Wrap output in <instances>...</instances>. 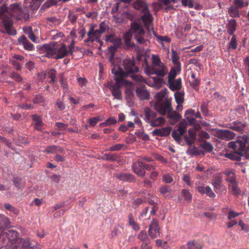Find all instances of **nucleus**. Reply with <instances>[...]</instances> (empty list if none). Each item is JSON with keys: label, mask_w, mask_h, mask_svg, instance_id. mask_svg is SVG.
<instances>
[{"label": "nucleus", "mask_w": 249, "mask_h": 249, "mask_svg": "<svg viewBox=\"0 0 249 249\" xmlns=\"http://www.w3.org/2000/svg\"><path fill=\"white\" fill-rule=\"evenodd\" d=\"M138 67L135 64V61L130 58L124 59L122 61V67H118L117 69L113 68L111 71L114 75V79L117 84L121 86L126 84H131L130 82L124 79V77L128 76L130 74L139 71Z\"/></svg>", "instance_id": "obj_1"}, {"label": "nucleus", "mask_w": 249, "mask_h": 249, "mask_svg": "<svg viewBox=\"0 0 249 249\" xmlns=\"http://www.w3.org/2000/svg\"><path fill=\"white\" fill-rule=\"evenodd\" d=\"M229 147L233 150L231 153L226 154V157L235 160H240L241 157L249 152V142L247 136L237 138V140L229 143Z\"/></svg>", "instance_id": "obj_2"}, {"label": "nucleus", "mask_w": 249, "mask_h": 249, "mask_svg": "<svg viewBox=\"0 0 249 249\" xmlns=\"http://www.w3.org/2000/svg\"><path fill=\"white\" fill-rule=\"evenodd\" d=\"M151 61V66L147 65L144 69V72L147 75L155 74L158 77H163L169 73L167 66L161 62L158 55L152 54Z\"/></svg>", "instance_id": "obj_3"}, {"label": "nucleus", "mask_w": 249, "mask_h": 249, "mask_svg": "<svg viewBox=\"0 0 249 249\" xmlns=\"http://www.w3.org/2000/svg\"><path fill=\"white\" fill-rule=\"evenodd\" d=\"M167 89H165L158 92L156 95L157 100L153 105L154 109L161 115H165L166 112H169L171 109L170 100L166 98L163 101V99L167 93Z\"/></svg>", "instance_id": "obj_4"}, {"label": "nucleus", "mask_w": 249, "mask_h": 249, "mask_svg": "<svg viewBox=\"0 0 249 249\" xmlns=\"http://www.w3.org/2000/svg\"><path fill=\"white\" fill-rule=\"evenodd\" d=\"M43 47L46 52V55L48 57H53L56 59H61L68 54L67 46L65 44L60 46L45 44Z\"/></svg>", "instance_id": "obj_5"}, {"label": "nucleus", "mask_w": 249, "mask_h": 249, "mask_svg": "<svg viewBox=\"0 0 249 249\" xmlns=\"http://www.w3.org/2000/svg\"><path fill=\"white\" fill-rule=\"evenodd\" d=\"M134 7L135 9L142 11L143 15L141 17L145 27L149 30L150 25L152 22L153 18L149 13L146 3L141 0H138L134 3Z\"/></svg>", "instance_id": "obj_6"}, {"label": "nucleus", "mask_w": 249, "mask_h": 249, "mask_svg": "<svg viewBox=\"0 0 249 249\" xmlns=\"http://www.w3.org/2000/svg\"><path fill=\"white\" fill-rule=\"evenodd\" d=\"M180 72L175 71L173 69H170L167 77V86L173 91H179L182 88V80L180 78L175 79Z\"/></svg>", "instance_id": "obj_7"}, {"label": "nucleus", "mask_w": 249, "mask_h": 249, "mask_svg": "<svg viewBox=\"0 0 249 249\" xmlns=\"http://www.w3.org/2000/svg\"><path fill=\"white\" fill-rule=\"evenodd\" d=\"M6 8L5 6H2L0 9V19H1L0 24L8 34L15 36L17 34V31L13 28L11 18L4 13Z\"/></svg>", "instance_id": "obj_8"}, {"label": "nucleus", "mask_w": 249, "mask_h": 249, "mask_svg": "<svg viewBox=\"0 0 249 249\" xmlns=\"http://www.w3.org/2000/svg\"><path fill=\"white\" fill-rule=\"evenodd\" d=\"M11 14L18 20L27 21L30 17L29 12L26 9H22L18 4H13L11 6Z\"/></svg>", "instance_id": "obj_9"}, {"label": "nucleus", "mask_w": 249, "mask_h": 249, "mask_svg": "<svg viewBox=\"0 0 249 249\" xmlns=\"http://www.w3.org/2000/svg\"><path fill=\"white\" fill-rule=\"evenodd\" d=\"M134 33L135 39L140 44H143L147 40L145 38V32L143 28L138 24H134L132 27Z\"/></svg>", "instance_id": "obj_10"}, {"label": "nucleus", "mask_w": 249, "mask_h": 249, "mask_svg": "<svg viewBox=\"0 0 249 249\" xmlns=\"http://www.w3.org/2000/svg\"><path fill=\"white\" fill-rule=\"evenodd\" d=\"M106 30L105 27V23L101 22L99 25V29L94 30L93 28L90 29L89 32L88 33V38L87 42L93 41L96 38L99 37V36L103 34Z\"/></svg>", "instance_id": "obj_11"}, {"label": "nucleus", "mask_w": 249, "mask_h": 249, "mask_svg": "<svg viewBox=\"0 0 249 249\" xmlns=\"http://www.w3.org/2000/svg\"><path fill=\"white\" fill-rule=\"evenodd\" d=\"M215 136L220 139L230 141L235 138V134L228 130L218 129L215 131Z\"/></svg>", "instance_id": "obj_12"}, {"label": "nucleus", "mask_w": 249, "mask_h": 249, "mask_svg": "<svg viewBox=\"0 0 249 249\" xmlns=\"http://www.w3.org/2000/svg\"><path fill=\"white\" fill-rule=\"evenodd\" d=\"M148 234L152 238H156L160 236L159 222L153 219L149 227Z\"/></svg>", "instance_id": "obj_13"}, {"label": "nucleus", "mask_w": 249, "mask_h": 249, "mask_svg": "<svg viewBox=\"0 0 249 249\" xmlns=\"http://www.w3.org/2000/svg\"><path fill=\"white\" fill-rule=\"evenodd\" d=\"M137 237L141 241L143 242L141 246V249H152V247L150 245V240L145 231H141L138 234Z\"/></svg>", "instance_id": "obj_14"}, {"label": "nucleus", "mask_w": 249, "mask_h": 249, "mask_svg": "<svg viewBox=\"0 0 249 249\" xmlns=\"http://www.w3.org/2000/svg\"><path fill=\"white\" fill-rule=\"evenodd\" d=\"M116 85H111L110 87V90H111L112 96L115 99L117 100H121L122 98V92L120 90V88L124 87H129L131 86V84H126L121 86L118 85L115 81Z\"/></svg>", "instance_id": "obj_15"}, {"label": "nucleus", "mask_w": 249, "mask_h": 249, "mask_svg": "<svg viewBox=\"0 0 249 249\" xmlns=\"http://www.w3.org/2000/svg\"><path fill=\"white\" fill-rule=\"evenodd\" d=\"M186 131V126L185 125L180 124L178 129L174 130L172 133V137L178 143L181 141V136H182Z\"/></svg>", "instance_id": "obj_16"}, {"label": "nucleus", "mask_w": 249, "mask_h": 249, "mask_svg": "<svg viewBox=\"0 0 249 249\" xmlns=\"http://www.w3.org/2000/svg\"><path fill=\"white\" fill-rule=\"evenodd\" d=\"M132 168L133 172L138 176L144 177L145 175V172L143 167V162L138 160L137 162L132 164Z\"/></svg>", "instance_id": "obj_17"}, {"label": "nucleus", "mask_w": 249, "mask_h": 249, "mask_svg": "<svg viewBox=\"0 0 249 249\" xmlns=\"http://www.w3.org/2000/svg\"><path fill=\"white\" fill-rule=\"evenodd\" d=\"M171 59L174 67H172L171 69H173L175 71H178V72H180L181 66L179 61V56L178 55L177 52L173 50H172Z\"/></svg>", "instance_id": "obj_18"}, {"label": "nucleus", "mask_w": 249, "mask_h": 249, "mask_svg": "<svg viewBox=\"0 0 249 249\" xmlns=\"http://www.w3.org/2000/svg\"><path fill=\"white\" fill-rule=\"evenodd\" d=\"M196 190L200 194L203 195L205 194L211 198H214L215 197L214 193L213 192L212 188L209 186H199L196 187Z\"/></svg>", "instance_id": "obj_19"}, {"label": "nucleus", "mask_w": 249, "mask_h": 249, "mask_svg": "<svg viewBox=\"0 0 249 249\" xmlns=\"http://www.w3.org/2000/svg\"><path fill=\"white\" fill-rule=\"evenodd\" d=\"M19 44L23 46V48L28 51H32L35 50V47L33 44L30 42L26 37L22 35L18 39Z\"/></svg>", "instance_id": "obj_20"}, {"label": "nucleus", "mask_w": 249, "mask_h": 249, "mask_svg": "<svg viewBox=\"0 0 249 249\" xmlns=\"http://www.w3.org/2000/svg\"><path fill=\"white\" fill-rule=\"evenodd\" d=\"M10 225L9 218L4 215L0 214V237L3 233V229L10 227Z\"/></svg>", "instance_id": "obj_21"}, {"label": "nucleus", "mask_w": 249, "mask_h": 249, "mask_svg": "<svg viewBox=\"0 0 249 249\" xmlns=\"http://www.w3.org/2000/svg\"><path fill=\"white\" fill-rule=\"evenodd\" d=\"M223 173L226 176L225 180L229 182V184L237 181L235 174L232 169H226L223 172Z\"/></svg>", "instance_id": "obj_22"}, {"label": "nucleus", "mask_w": 249, "mask_h": 249, "mask_svg": "<svg viewBox=\"0 0 249 249\" xmlns=\"http://www.w3.org/2000/svg\"><path fill=\"white\" fill-rule=\"evenodd\" d=\"M56 72L54 69L49 70L46 73H43L42 75L39 74L38 76H41L39 79H44L46 76H47L48 78L51 79L50 83L51 84L54 83L56 80Z\"/></svg>", "instance_id": "obj_23"}, {"label": "nucleus", "mask_w": 249, "mask_h": 249, "mask_svg": "<svg viewBox=\"0 0 249 249\" xmlns=\"http://www.w3.org/2000/svg\"><path fill=\"white\" fill-rule=\"evenodd\" d=\"M196 131L193 129L188 130V134L185 136V141L188 145L193 144L196 137Z\"/></svg>", "instance_id": "obj_24"}, {"label": "nucleus", "mask_w": 249, "mask_h": 249, "mask_svg": "<svg viewBox=\"0 0 249 249\" xmlns=\"http://www.w3.org/2000/svg\"><path fill=\"white\" fill-rule=\"evenodd\" d=\"M171 131V129L169 127H163L160 129H156L152 132V134L154 136H159L164 137L168 136Z\"/></svg>", "instance_id": "obj_25"}, {"label": "nucleus", "mask_w": 249, "mask_h": 249, "mask_svg": "<svg viewBox=\"0 0 249 249\" xmlns=\"http://www.w3.org/2000/svg\"><path fill=\"white\" fill-rule=\"evenodd\" d=\"M175 2V0H159V3H154L153 4L154 5L155 7H157L158 8L160 7L162 5L166 6L165 10L166 12H167L168 10L172 8L171 5Z\"/></svg>", "instance_id": "obj_26"}, {"label": "nucleus", "mask_w": 249, "mask_h": 249, "mask_svg": "<svg viewBox=\"0 0 249 249\" xmlns=\"http://www.w3.org/2000/svg\"><path fill=\"white\" fill-rule=\"evenodd\" d=\"M237 27V22L235 19H231L228 21V23L226 25L227 33L233 36L235 32Z\"/></svg>", "instance_id": "obj_27"}, {"label": "nucleus", "mask_w": 249, "mask_h": 249, "mask_svg": "<svg viewBox=\"0 0 249 249\" xmlns=\"http://www.w3.org/2000/svg\"><path fill=\"white\" fill-rule=\"evenodd\" d=\"M137 95L141 100H146L149 98V93L145 87H142L136 89Z\"/></svg>", "instance_id": "obj_28"}, {"label": "nucleus", "mask_w": 249, "mask_h": 249, "mask_svg": "<svg viewBox=\"0 0 249 249\" xmlns=\"http://www.w3.org/2000/svg\"><path fill=\"white\" fill-rule=\"evenodd\" d=\"M44 152L48 154H55L57 153H64V149L59 146L52 145L51 146L47 147Z\"/></svg>", "instance_id": "obj_29"}, {"label": "nucleus", "mask_w": 249, "mask_h": 249, "mask_svg": "<svg viewBox=\"0 0 249 249\" xmlns=\"http://www.w3.org/2000/svg\"><path fill=\"white\" fill-rule=\"evenodd\" d=\"M144 113L145 116L144 120L147 123L150 122L151 119H153L156 117V113L147 107L144 108Z\"/></svg>", "instance_id": "obj_30"}, {"label": "nucleus", "mask_w": 249, "mask_h": 249, "mask_svg": "<svg viewBox=\"0 0 249 249\" xmlns=\"http://www.w3.org/2000/svg\"><path fill=\"white\" fill-rule=\"evenodd\" d=\"M106 41L111 42L116 46H120L121 43V39L119 37H115L114 34H110L107 36Z\"/></svg>", "instance_id": "obj_31"}, {"label": "nucleus", "mask_w": 249, "mask_h": 249, "mask_svg": "<svg viewBox=\"0 0 249 249\" xmlns=\"http://www.w3.org/2000/svg\"><path fill=\"white\" fill-rule=\"evenodd\" d=\"M117 178L123 181H132L134 179V177L130 174L120 173L116 175Z\"/></svg>", "instance_id": "obj_32"}, {"label": "nucleus", "mask_w": 249, "mask_h": 249, "mask_svg": "<svg viewBox=\"0 0 249 249\" xmlns=\"http://www.w3.org/2000/svg\"><path fill=\"white\" fill-rule=\"evenodd\" d=\"M32 119L34 122L35 128L38 131H41V127L43 123L40 117L36 114L32 116Z\"/></svg>", "instance_id": "obj_33"}, {"label": "nucleus", "mask_w": 249, "mask_h": 249, "mask_svg": "<svg viewBox=\"0 0 249 249\" xmlns=\"http://www.w3.org/2000/svg\"><path fill=\"white\" fill-rule=\"evenodd\" d=\"M132 36V33L130 31L126 32L124 34V43L128 47H133L134 46V44L131 41Z\"/></svg>", "instance_id": "obj_34"}, {"label": "nucleus", "mask_w": 249, "mask_h": 249, "mask_svg": "<svg viewBox=\"0 0 249 249\" xmlns=\"http://www.w3.org/2000/svg\"><path fill=\"white\" fill-rule=\"evenodd\" d=\"M228 188L229 191L234 195H239L241 192V190L238 186L237 181L229 184Z\"/></svg>", "instance_id": "obj_35"}, {"label": "nucleus", "mask_w": 249, "mask_h": 249, "mask_svg": "<svg viewBox=\"0 0 249 249\" xmlns=\"http://www.w3.org/2000/svg\"><path fill=\"white\" fill-rule=\"evenodd\" d=\"M165 121V120L163 117H160L157 119L152 120L149 123L152 127H156L163 125Z\"/></svg>", "instance_id": "obj_36"}, {"label": "nucleus", "mask_w": 249, "mask_h": 249, "mask_svg": "<svg viewBox=\"0 0 249 249\" xmlns=\"http://www.w3.org/2000/svg\"><path fill=\"white\" fill-rule=\"evenodd\" d=\"M214 191L216 193L221 195L223 192H226V187L222 183L212 184Z\"/></svg>", "instance_id": "obj_37"}, {"label": "nucleus", "mask_w": 249, "mask_h": 249, "mask_svg": "<svg viewBox=\"0 0 249 249\" xmlns=\"http://www.w3.org/2000/svg\"><path fill=\"white\" fill-rule=\"evenodd\" d=\"M246 124L240 122L235 123L230 126V128L236 131L242 133Z\"/></svg>", "instance_id": "obj_38"}, {"label": "nucleus", "mask_w": 249, "mask_h": 249, "mask_svg": "<svg viewBox=\"0 0 249 249\" xmlns=\"http://www.w3.org/2000/svg\"><path fill=\"white\" fill-rule=\"evenodd\" d=\"M128 223H129V225L135 231H139L140 230L139 225L135 221L134 218L133 217L132 214H129L128 215Z\"/></svg>", "instance_id": "obj_39"}, {"label": "nucleus", "mask_w": 249, "mask_h": 249, "mask_svg": "<svg viewBox=\"0 0 249 249\" xmlns=\"http://www.w3.org/2000/svg\"><path fill=\"white\" fill-rule=\"evenodd\" d=\"M174 96L177 104H182L184 102V92L183 91H177L175 93Z\"/></svg>", "instance_id": "obj_40"}, {"label": "nucleus", "mask_w": 249, "mask_h": 249, "mask_svg": "<svg viewBox=\"0 0 249 249\" xmlns=\"http://www.w3.org/2000/svg\"><path fill=\"white\" fill-rule=\"evenodd\" d=\"M153 35L156 37V39L158 42H165L167 43H169L171 42V39L168 36H161L158 35L154 30L152 31Z\"/></svg>", "instance_id": "obj_41"}, {"label": "nucleus", "mask_w": 249, "mask_h": 249, "mask_svg": "<svg viewBox=\"0 0 249 249\" xmlns=\"http://www.w3.org/2000/svg\"><path fill=\"white\" fill-rule=\"evenodd\" d=\"M102 159L106 160L114 161L117 160L118 159V156L116 154L105 153L104 154Z\"/></svg>", "instance_id": "obj_42"}, {"label": "nucleus", "mask_w": 249, "mask_h": 249, "mask_svg": "<svg viewBox=\"0 0 249 249\" xmlns=\"http://www.w3.org/2000/svg\"><path fill=\"white\" fill-rule=\"evenodd\" d=\"M20 243L21 245L22 249H34L31 247L29 239H20Z\"/></svg>", "instance_id": "obj_43"}, {"label": "nucleus", "mask_w": 249, "mask_h": 249, "mask_svg": "<svg viewBox=\"0 0 249 249\" xmlns=\"http://www.w3.org/2000/svg\"><path fill=\"white\" fill-rule=\"evenodd\" d=\"M171 110H172V109ZM166 113H168V117L175 122H178L181 117V116L179 113L175 111L171 112V110H170L169 112H166Z\"/></svg>", "instance_id": "obj_44"}, {"label": "nucleus", "mask_w": 249, "mask_h": 249, "mask_svg": "<svg viewBox=\"0 0 249 249\" xmlns=\"http://www.w3.org/2000/svg\"><path fill=\"white\" fill-rule=\"evenodd\" d=\"M154 81L153 87L156 88H160L163 84L165 83L163 80L159 77H155L152 78Z\"/></svg>", "instance_id": "obj_45"}, {"label": "nucleus", "mask_w": 249, "mask_h": 249, "mask_svg": "<svg viewBox=\"0 0 249 249\" xmlns=\"http://www.w3.org/2000/svg\"><path fill=\"white\" fill-rule=\"evenodd\" d=\"M223 177L221 173L215 174L212 180V184L222 183Z\"/></svg>", "instance_id": "obj_46"}, {"label": "nucleus", "mask_w": 249, "mask_h": 249, "mask_svg": "<svg viewBox=\"0 0 249 249\" xmlns=\"http://www.w3.org/2000/svg\"><path fill=\"white\" fill-rule=\"evenodd\" d=\"M182 195L184 198L189 202L192 200V195L188 190L182 189L181 191Z\"/></svg>", "instance_id": "obj_47"}, {"label": "nucleus", "mask_w": 249, "mask_h": 249, "mask_svg": "<svg viewBox=\"0 0 249 249\" xmlns=\"http://www.w3.org/2000/svg\"><path fill=\"white\" fill-rule=\"evenodd\" d=\"M189 145V147L186 151V153L188 155L193 156L197 155L199 154L198 150L196 147L192 146V144Z\"/></svg>", "instance_id": "obj_48"}, {"label": "nucleus", "mask_w": 249, "mask_h": 249, "mask_svg": "<svg viewBox=\"0 0 249 249\" xmlns=\"http://www.w3.org/2000/svg\"><path fill=\"white\" fill-rule=\"evenodd\" d=\"M200 146L207 152H210L213 149V145L210 142L205 141L201 143Z\"/></svg>", "instance_id": "obj_49"}, {"label": "nucleus", "mask_w": 249, "mask_h": 249, "mask_svg": "<svg viewBox=\"0 0 249 249\" xmlns=\"http://www.w3.org/2000/svg\"><path fill=\"white\" fill-rule=\"evenodd\" d=\"M237 47V40L235 37V35H233L232 36L231 40L229 43V48L228 49H236Z\"/></svg>", "instance_id": "obj_50"}, {"label": "nucleus", "mask_w": 249, "mask_h": 249, "mask_svg": "<svg viewBox=\"0 0 249 249\" xmlns=\"http://www.w3.org/2000/svg\"><path fill=\"white\" fill-rule=\"evenodd\" d=\"M233 2L238 8H242L249 5L248 1H244L243 0H234Z\"/></svg>", "instance_id": "obj_51"}, {"label": "nucleus", "mask_w": 249, "mask_h": 249, "mask_svg": "<svg viewBox=\"0 0 249 249\" xmlns=\"http://www.w3.org/2000/svg\"><path fill=\"white\" fill-rule=\"evenodd\" d=\"M188 249H201V246L195 242H189L188 243Z\"/></svg>", "instance_id": "obj_52"}, {"label": "nucleus", "mask_w": 249, "mask_h": 249, "mask_svg": "<svg viewBox=\"0 0 249 249\" xmlns=\"http://www.w3.org/2000/svg\"><path fill=\"white\" fill-rule=\"evenodd\" d=\"M125 146L124 144L118 143L115 145L110 146L108 150L111 151H117L120 150L122 148Z\"/></svg>", "instance_id": "obj_53"}, {"label": "nucleus", "mask_w": 249, "mask_h": 249, "mask_svg": "<svg viewBox=\"0 0 249 249\" xmlns=\"http://www.w3.org/2000/svg\"><path fill=\"white\" fill-rule=\"evenodd\" d=\"M10 77L17 82H20L22 80L21 75L15 71L11 73Z\"/></svg>", "instance_id": "obj_54"}, {"label": "nucleus", "mask_w": 249, "mask_h": 249, "mask_svg": "<svg viewBox=\"0 0 249 249\" xmlns=\"http://www.w3.org/2000/svg\"><path fill=\"white\" fill-rule=\"evenodd\" d=\"M131 77L133 80H134V81H136L137 82L146 83V80H145V79L142 76H141L140 75L135 74L133 73L131 75Z\"/></svg>", "instance_id": "obj_55"}, {"label": "nucleus", "mask_w": 249, "mask_h": 249, "mask_svg": "<svg viewBox=\"0 0 249 249\" xmlns=\"http://www.w3.org/2000/svg\"><path fill=\"white\" fill-rule=\"evenodd\" d=\"M156 245L157 246L161 247L165 249H166L168 248V245L166 241H163L160 239L157 240L156 241Z\"/></svg>", "instance_id": "obj_56"}, {"label": "nucleus", "mask_w": 249, "mask_h": 249, "mask_svg": "<svg viewBox=\"0 0 249 249\" xmlns=\"http://www.w3.org/2000/svg\"><path fill=\"white\" fill-rule=\"evenodd\" d=\"M122 231L123 228L121 227H115L112 231L111 235L112 236H118L120 233H121Z\"/></svg>", "instance_id": "obj_57"}, {"label": "nucleus", "mask_w": 249, "mask_h": 249, "mask_svg": "<svg viewBox=\"0 0 249 249\" xmlns=\"http://www.w3.org/2000/svg\"><path fill=\"white\" fill-rule=\"evenodd\" d=\"M197 135L201 139H208L210 138V136L208 133L204 131H198Z\"/></svg>", "instance_id": "obj_58"}, {"label": "nucleus", "mask_w": 249, "mask_h": 249, "mask_svg": "<svg viewBox=\"0 0 249 249\" xmlns=\"http://www.w3.org/2000/svg\"><path fill=\"white\" fill-rule=\"evenodd\" d=\"M55 126L58 128V130H64L68 127V124L60 122H57L55 124Z\"/></svg>", "instance_id": "obj_59"}, {"label": "nucleus", "mask_w": 249, "mask_h": 249, "mask_svg": "<svg viewBox=\"0 0 249 249\" xmlns=\"http://www.w3.org/2000/svg\"><path fill=\"white\" fill-rule=\"evenodd\" d=\"M183 181L188 186L191 185V178L190 176L187 174H184L182 177Z\"/></svg>", "instance_id": "obj_60"}, {"label": "nucleus", "mask_w": 249, "mask_h": 249, "mask_svg": "<svg viewBox=\"0 0 249 249\" xmlns=\"http://www.w3.org/2000/svg\"><path fill=\"white\" fill-rule=\"evenodd\" d=\"M143 167L144 170H146L147 171H153L156 169V166L149 164H146L143 162Z\"/></svg>", "instance_id": "obj_61"}, {"label": "nucleus", "mask_w": 249, "mask_h": 249, "mask_svg": "<svg viewBox=\"0 0 249 249\" xmlns=\"http://www.w3.org/2000/svg\"><path fill=\"white\" fill-rule=\"evenodd\" d=\"M4 207L7 210H8L10 212H13L15 213H17V209L9 203H5L4 204Z\"/></svg>", "instance_id": "obj_62"}, {"label": "nucleus", "mask_w": 249, "mask_h": 249, "mask_svg": "<svg viewBox=\"0 0 249 249\" xmlns=\"http://www.w3.org/2000/svg\"><path fill=\"white\" fill-rule=\"evenodd\" d=\"M163 180L167 183L172 182L173 181V178L170 175H164L162 177Z\"/></svg>", "instance_id": "obj_63"}, {"label": "nucleus", "mask_w": 249, "mask_h": 249, "mask_svg": "<svg viewBox=\"0 0 249 249\" xmlns=\"http://www.w3.org/2000/svg\"><path fill=\"white\" fill-rule=\"evenodd\" d=\"M159 173L158 171L154 170L150 173L149 177L150 179L153 180H156L157 177L159 176Z\"/></svg>", "instance_id": "obj_64"}]
</instances>
